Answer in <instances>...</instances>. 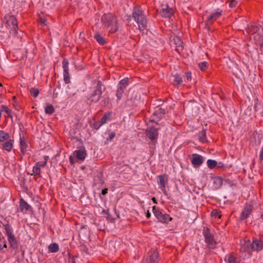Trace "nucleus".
Wrapping results in <instances>:
<instances>
[{"mask_svg": "<svg viewBox=\"0 0 263 263\" xmlns=\"http://www.w3.org/2000/svg\"><path fill=\"white\" fill-rule=\"evenodd\" d=\"M102 22L105 24L110 33H115L118 29L117 20L111 13L104 14L101 17Z\"/></svg>", "mask_w": 263, "mask_h": 263, "instance_id": "f257e3e1", "label": "nucleus"}, {"mask_svg": "<svg viewBox=\"0 0 263 263\" xmlns=\"http://www.w3.org/2000/svg\"><path fill=\"white\" fill-rule=\"evenodd\" d=\"M263 248V241L257 239H253L252 242L250 240L244 241L240 247V251L246 252L252 250V251H260Z\"/></svg>", "mask_w": 263, "mask_h": 263, "instance_id": "f03ea898", "label": "nucleus"}, {"mask_svg": "<svg viewBox=\"0 0 263 263\" xmlns=\"http://www.w3.org/2000/svg\"><path fill=\"white\" fill-rule=\"evenodd\" d=\"M105 90V87L100 81H98L95 87L93 92L88 98L87 103L91 104L92 102H98L101 99L103 92Z\"/></svg>", "mask_w": 263, "mask_h": 263, "instance_id": "7ed1b4c3", "label": "nucleus"}, {"mask_svg": "<svg viewBox=\"0 0 263 263\" xmlns=\"http://www.w3.org/2000/svg\"><path fill=\"white\" fill-rule=\"evenodd\" d=\"M133 17L139 25V28L141 31L146 29L147 21L142 11L137 8H134L133 11Z\"/></svg>", "mask_w": 263, "mask_h": 263, "instance_id": "20e7f679", "label": "nucleus"}, {"mask_svg": "<svg viewBox=\"0 0 263 263\" xmlns=\"http://www.w3.org/2000/svg\"><path fill=\"white\" fill-rule=\"evenodd\" d=\"M4 226L11 247L13 249H16L17 247V240L13 234V229L8 223L4 225Z\"/></svg>", "mask_w": 263, "mask_h": 263, "instance_id": "39448f33", "label": "nucleus"}, {"mask_svg": "<svg viewBox=\"0 0 263 263\" xmlns=\"http://www.w3.org/2000/svg\"><path fill=\"white\" fill-rule=\"evenodd\" d=\"M5 18L6 21V24L10 27V32L16 34L18 29L17 21L13 15H7Z\"/></svg>", "mask_w": 263, "mask_h": 263, "instance_id": "423d86ee", "label": "nucleus"}, {"mask_svg": "<svg viewBox=\"0 0 263 263\" xmlns=\"http://www.w3.org/2000/svg\"><path fill=\"white\" fill-rule=\"evenodd\" d=\"M153 212L158 221L161 222L167 223L172 220L169 215L163 214L156 206L153 207Z\"/></svg>", "mask_w": 263, "mask_h": 263, "instance_id": "0eeeda50", "label": "nucleus"}, {"mask_svg": "<svg viewBox=\"0 0 263 263\" xmlns=\"http://www.w3.org/2000/svg\"><path fill=\"white\" fill-rule=\"evenodd\" d=\"M205 241L210 248H214L216 245V241L214 240L213 234L210 233L209 229L207 228L203 232Z\"/></svg>", "mask_w": 263, "mask_h": 263, "instance_id": "6e6552de", "label": "nucleus"}, {"mask_svg": "<svg viewBox=\"0 0 263 263\" xmlns=\"http://www.w3.org/2000/svg\"><path fill=\"white\" fill-rule=\"evenodd\" d=\"M62 64L63 68L64 80L66 84H68L70 83V81L69 74V62L68 60L64 59L63 61Z\"/></svg>", "mask_w": 263, "mask_h": 263, "instance_id": "1a4fd4ad", "label": "nucleus"}, {"mask_svg": "<svg viewBox=\"0 0 263 263\" xmlns=\"http://www.w3.org/2000/svg\"><path fill=\"white\" fill-rule=\"evenodd\" d=\"M222 10L220 11L215 12L212 13L210 16H209L205 21V24L206 27L209 28V26L212 24L222 14Z\"/></svg>", "mask_w": 263, "mask_h": 263, "instance_id": "9d476101", "label": "nucleus"}, {"mask_svg": "<svg viewBox=\"0 0 263 263\" xmlns=\"http://www.w3.org/2000/svg\"><path fill=\"white\" fill-rule=\"evenodd\" d=\"M146 136L152 141L157 140L158 137L157 129L154 127H148L146 131Z\"/></svg>", "mask_w": 263, "mask_h": 263, "instance_id": "9b49d317", "label": "nucleus"}, {"mask_svg": "<svg viewBox=\"0 0 263 263\" xmlns=\"http://www.w3.org/2000/svg\"><path fill=\"white\" fill-rule=\"evenodd\" d=\"M165 114V111L164 108H162L161 107L157 106L155 108V111L153 114L152 117L154 119L151 120V122H156L154 121V118H157L158 121L162 118V117Z\"/></svg>", "mask_w": 263, "mask_h": 263, "instance_id": "f8f14e48", "label": "nucleus"}, {"mask_svg": "<svg viewBox=\"0 0 263 263\" xmlns=\"http://www.w3.org/2000/svg\"><path fill=\"white\" fill-rule=\"evenodd\" d=\"M204 161V158L197 154H193L191 162L194 166H199L203 163Z\"/></svg>", "mask_w": 263, "mask_h": 263, "instance_id": "ddd939ff", "label": "nucleus"}, {"mask_svg": "<svg viewBox=\"0 0 263 263\" xmlns=\"http://www.w3.org/2000/svg\"><path fill=\"white\" fill-rule=\"evenodd\" d=\"M174 12V9L170 7L167 4L162 8L160 13L162 16L165 17H170L173 14Z\"/></svg>", "mask_w": 263, "mask_h": 263, "instance_id": "4468645a", "label": "nucleus"}, {"mask_svg": "<svg viewBox=\"0 0 263 263\" xmlns=\"http://www.w3.org/2000/svg\"><path fill=\"white\" fill-rule=\"evenodd\" d=\"M73 155L78 159L83 161L86 157V153L85 149H79L75 151Z\"/></svg>", "mask_w": 263, "mask_h": 263, "instance_id": "2eb2a0df", "label": "nucleus"}, {"mask_svg": "<svg viewBox=\"0 0 263 263\" xmlns=\"http://www.w3.org/2000/svg\"><path fill=\"white\" fill-rule=\"evenodd\" d=\"M170 80L174 85H178L182 83V78L178 74H172Z\"/></svg>", "mask_w": 263, "mask_h": 263, "instance_id": "dca6fc26", "label": "nucleus"}, {"mask_svg": "<svg viewBox=\"0 0 263 263\" xmlns=\"http://www.w3.org/2000/svg\"><path fill=\"white\" fill-rule=\"evenodd\" d=\"M158 254L157 252L155 251L152 252L146 259V263H158Z\"/></svg>", "mask_w": 263, "mask_h": 263, "instance_id": "f3484780", "label": "nucleus"}, {"mask_svg": "<svg viewBox=\"0 0 263 263\" xmlns=\"http://www.w3.org/2000/svg\"><path fill=\"white\" fill-rule=\"evenodd\" d=\"M13 142L14 140L11 139H9L5 141L2 144L3 149L9 152L11 151L13 145Z\"/></svg>", "mask_w": 263, "mask_h": 263, "instance_id": "a211bd4d", "label": "nucleus"}, {"mask_svg": "<svg viewBox=\"0 0 263 263\" xmlns=\"http://www.w3.org/2000/svg\"><path fill=\"white\" fill-rule=\"evenodd\" d=\"M128 84L129 79L128 78H125L119 82L118 88L124 91L126 87L128 85Z\"/></svg>", "mask_w": 263, "mask_h": 263, "instance_id": "6ab92c4d", "label": "nucleus"}, {"mask_svg": "<svg viewBox=\"0 0 263 263\" xmlns=\"http://www.w3.org/2000/svg\"><path fill=\"white\" fill-rule=\"evenodd\" d=\"M30 208L31 206L23 199L20 200V208L21 212H26Z\"/></svg>", "mask_w": 263, "mask_h": 263, "instance_id": "aec40b11", "label": "nucleus"}, {"mask_svg": "<svg viewBox=\"0 0 263 263\" xmlns=\"http://www.w3.org/2000/svg\"><path fill=\"white\" fill-rule=\"evenodd\" d=\"M225 261L227 263H238L239 262L238 259L233 254H228L226 256Z\"/></svg>", "mask_w": 263, "mask_h": 263, "instance_id": "412c9836", "label": "nucleus"}, {"mask_svg": "<svg viewBox=\"0 0 263 263\" xmlns=\"http://www.w3.org/2000/svg\"><path fill=\"white\" fill-rule=\"evenodd\" d=\"M252 210L250 208L246 207L244 210L241 212L240 215V219L243 220L247 219L251 214Z\"/></svg>", "mask_w": 263, "mask_h": 263, "instance_id": "4be33fe9", "label": "nucleus"}, {"mask_svg": "<svg viewBox=\"0 0 263 263\" xmlns=\"http://www.w3.org/2000/svg\"><path fill=\"white\" fill-rule=\"evenodd\" d=\"M27 146L28 145L26 142L25 139L21 138H20L21 152L23 155H24L25 153L26 152Z\"/></svg>", "mask_w": 263, "mask_h": 263, "instance_id": "5701e85b", "label": "nucleus"}, {"mask_svg": "<svg viewBox=\"0 0 263 263\" xmlns=\"http://www.w3.org/2000/svg\"><path fill=\"white\" fill-rule=\"evenodd\" d=\"M10 139V135L8 133L0 130V142H3Z\"/></svg>", "mask_w": 263, "mask_h": 263, "instance_id": "b1692460", "label": "nucleus"}, {"mask_svg": "<svg viewBox=\"0 0 263 263\" xmlns=\"http://www.w3.org/2000/svg\"><path fill=\"white\" fill-rule=\"evenodd\" d=\"M94 38L96 40L100 45H104L106 43L105 39L101 36L99 33H96L94 35Z\"/></svg>", "mask_w": 263, "mask_h": 263, "instance_id": "393cba45", "label": "nucleus"}, {"mask_svg": "<svg viewBox=\"0 0 263 263\" xmlns=\"http://www.w3.org/2000/svg\"><path fill=\"white\" fill-rule=\"evenodd\" d=\"M59 246L56 243H52L48 246V250L50 252H57L59 251Z\"/></svg>", "mask_w": 263, "mask_h": 263, "instance_id": "a878e982", "label": "nucleus"}, {"mask_svg": "<svg viewBox=\"0 0 263 263\" xmlns=\"http://www.w3.org/2000/svg\"><path fill=\"white\" fill-rule=\"evenodd\" d=\"M198 137L200 141L204 142L206 141V132L202 129L198 133Z\"/></svg>", "mask_w": 263, "mask_h": 263, "instance_id": "bb28decb", "label": "nucleus"}, {"mask_svg": "<svg viewBox=\"0 0 263 263\" xmlns=\"http://www.w3.org/2000/svg\"><path fill=\"white\" fill-rule=\"evenodd\" d=\"M159 178L158 184L160 186L164 187L165 185L167 179L165 178V176L163 175H159L158 176Z\"/></svg>", "mask_w": 263, "mask_h": 263, "instance_id": "cd10ccee", "label": "nucleus"}, {"mask_svg": "<svg viewBox=\"0 0 263 263\" xmlns=\"http://www.w3.org/2000/svg\"><path fill=\"white\" fill-rule=\"evenodd\" d=\"M217 165V162L216 160L209 159L207 161V165L210 169H213L216 167Z\"/></svg>", "mask_w": 263, "mask_h": 263, "instance_id": "c85d7f7f", "label": "nucleus"}, {"mask_svg": "<svg viewBox=\"0 0 263 263\" xmlns=\"http://www.w3.org/2000/svg\"><path fill=\"white\" fill-rule=\"evenodd\" d=\"M45 111L46 114L51 115L55 111V109L52 105L49 104L45 107Z\"/></svg>", "mask_w": 263, "mask_h": 263, "instance_id": "c756f323", "label": "nucleus"}, {"mask_svg": "<svg viewBox=\"0 0 263 263\" xmlns=\"http://www.w3.org/2000/svg\"><path fill=\"white\" fill-rule=\"evenodd\" d=\"M95 181L98 183L102 184L103 183V174L102 173H98L95 177Z\"/></svg>", "mask_w": 263, "mask_h": 263, "instance_id": "7c9ffc66", "label": "nucleus"}, {"mask_svg": "<svg viewBox=\"0 0 263 263\" xmlns=\"http://www.w3.org/2000/svg\"><path fill=\"white\" fill-rule=\"evenodd\" d=\"M29 92L31 95L34 98H36L40 93L39 90L35 88H31L29 89Z\"/></svg>", "mask_w": 263, "mask_h": 263, "instance_id": "2f4dec72", "label": "nucleus"}, {"mask_svg": "<svg viewBox=\"0 0 263 263\" xmlns=\"http://www.w3.org/2000/svg\"><path fill=\"white\" fill-rule=\"evenodd\" d=\"M208 65L209 64L208 62L205 61L199 63L198 64V67L200 68V69L202 71L205 70V69L208 67Z\"/></svg>", "mask_w": 263, "mask_h": 263, "instance_id": "473e14b6", "label": "nucleus"}, {"mask_svg": "<svg viewBox=\"0 0 263 263\" xmlns=\"http://www.w3.org/2000/svg\"><path fill=\"white\" fill-rule=\"evenodd\" d=\"M261 105L258 103V99L257 98H256L254 99V109L255 110V113L257 112L258 110L259 107H261Z\"/></svg>", "mask_w": 263, "mask_h": 263, "instance_id": "72a5a7b5", "label": "nucleus"}, {"mask_svg": "<svg viewBox=\"0 0 263 263\" xmlns=\"http://www.w3.org/2000/svg\"><path fill=\"white\" fill-rule=\"evenodd\" d=\"M32 172L34 175H40L41 173V168L37 166V165L35 164V165L33 167Z\"/></svg>", "mask_w": 263, "mask_h": 263, "instance_id": "f704fd0d", "label": "nucleus"}, {"mask_svg": "<svg viewBox=\"0 0 263 263\" xmlns=\"http://www.w3.org/2000/svg\"><path fill=\"white\" fill-rule=\"evenodd\" d=\"M124 91L119 88L117 89L116 91V96L118 100H120L122 97L123 93Z\"/></svg>", "mask_w": 263, "mask_h": 263, "instance_id": "c9c22d12", "label": "nucleus"}, {"mask_svg": "<svg viewBox=\"0 0 263 263\" xmlns=\"http://www.w3.org/2000/svg\"><path fill=\"white\" fill-rule=\"evenodd\" d=\"M174 40L178 47H182L183 42L181 41L180 38L177 37L174 39Z\"/></svg>", "mask_w": 263, "mask_h": 263, "instance_id": "e433bc0d", "label": "nucleus"}, {"mask_svg": "<svg viewBox=\"0 0 263 263\" xmlns=\"http://www.w3.org/2000/svg\"><path fill=\"white\" fill-rule=\"evenodd\" d=\"M36 165H37V166H39L40 168L41 167H45L47 165L46 161H40L37 162L35 163Z\"/></svg>", "mask_w": 263, "mask_h": 263, "instance_id": "4c0bfd02", "label": "nucleus"}, {"mask_svg": "<svg viewBox=\"0 0 263 263\" xmlns=\"http://www.w3.org/2000/svg\"><path fill=\"white\" fill-rule=\"evenodd\" d=\"M237 4V1L236 0H231L229 3V7L231 8H233L236 7Z\"/></svg>", "mask_w": 263, "mask_h": 263, "instance_id": "58836bf2", "label": "nucleus"}, {"mask_svg": "<svg viewBox=\"0 0 263 263\" xmlns=\"http://www.w3.org/2000/svg\"><path fill=\"white\" fill-rule=\"evenodd\" d=\"M116 136L115 133L114 132H110L109 134V136L107 138V141H111Z\"/></svg>", "mask_w": 263, "mask_h": 263, "instance_id": "ea45409f", "label": "nucleus"}, {"mask_svg": "<svg viewBox=\"0 0 263 263\" xmlns=\"http://www.w3.org/2000/svg\"><path fill=\"white\" fill-rule=\"evenodd\" d=\"M251 113H252V109L251 108L248 107L245 111V114L247 116H248L249 117L251 116Z\"/></svg>", "mask_w": 263, "mask_h": 263, "instance_id": "a19ab883", "label": "nucleus"}, {"mask_svg": "<svg viewBox=\"0 0 263 263\" xmlns=\"http://www.w3.org/2000/svg\"><path fill=\"white\" fill-rule=\"evenodd\" d=\"M185 77L187 81H191L192 79L191 73L190 72H187L185 73Z\"/></svg>", "mask_w": 263, "mask_h": 263, "instance_id": "79ce46f5", "label": "nucleus"}, {"mask_svg": "<svg viewBox=\"0 0 263 263\" xmlns=\"http://www.w3.org/2000/svg\"><path fill=\"white\" fill-rule=\"evenodd\" d=\"M102 213L104 214V215H107L106 216V218H108V219H109V211L108 210H103L102 212Z\"/></svg>", "mask_w": 263, "mask_h": 263, "instance_id": "37998d69", "label": "nucleus"}, {"mask_svg": "<svg viewBox=\"0 0 263 263\" xmlns=\"http://www.w3.org/2000/svg\"><path fill=\"white\" fill-rule=\"evenodd\" d=\"M5 112L7 114V116L10 118H12L11 110L9 109H6Z\"/></svg>", "mask_w": 263, "mask_h": 263, "instance_id": "c03bdc74", "label": "nucleus"}, {"mask_svg": "<svg viewBox=\"0 0 263 263\" xmlns=\"http://www.w3.org/2000/svg\"><path fill=\"white\" fill-rule=\"evenodd\" d=\"M259 159L260 161H263V148H262L260 151L259 156Z\"/></svg>", "mask_w": 263, "mask_h": 263, "instance_id": "a18cd8bd", "label": "nucleus"}, {"mask_svg": "<svg viewBox=\"0 0 263 263\" xmlns=\"http://www.w3.org/2000/svg\"><path fill=\"white\" fill-rule=\"evenodd\" d=\"M224 181L230 186H232L233 184V181L229 179H226Z\"/></svg>", "mask_w": 263, "mask_h": 263, "instance_id": "49530a36", "label": "nucleus"}, {"mask_svg": "<svg viewBox=\"0 0 263 263\" xmlns=\"http://www.w3.org/2000/svg\"><path fill=\"white\" fill-rule=\"evenodd\" d=\"M224 164L222 162H217V167L218 168H222L224 166Z\"/></svg>", "mask_w": 263, "mask_h": 263, "instance_id": "de8ad7c7", "label": "nucleus"}, {"mask_svg": "<svg viewBox=\"0 0 263 263\" xmlns=\"http://www.w3.org/2000/svg\"><path fill=\"white\" fill-rule=\"evenodd\" d=\"M4 248H7V245L5 241H4L3 244L0 243V250H2Z\"/></svg>", "mask_w": 263, "mask_h": 263, "instance_id": "09e8293b", "label": "nucleus"}, {"mask_svg": "<svg viewBox=\"0 0 263 263\" xmlns=\"http://www.w3.org/2000/svg\"><path fill=\"white\" fill-rule=\"evenodd\" d=\"M107 193H108V189L105 188V189H104L103 190H102L101 194L103 195H105L107 194Z\"/></svg>", "mask_w": 263, "mask_h": 263, "instance_id": "8fccbe9b", "label": "nucleus"}, {"mask_svg": "<svg viewBox=\"0 0 263 263\" xmlns=\"http://www.w3.org/2000/svg\"><path fill=\"white\" fill-rule=\"evenodd\" d=\"M252 28H253V31H252V33H254L256 32V31H257L258 29H259V28L257 26H252Z\"/></svg>", "mask_w": 263, "mask_h": 263, "instance_id": "3c124183", "label": "nucleus"}, {"mask_svg": "<svg viewBox=\"0 0 263 263\" xmlns=\"http://www.w3.org/2000/svg\"><path fill=\"white\" fill-rule=\"evenodd\" d=\"M161 191L163 192L164 195H166V191L165 190V185L164 187L160 186Z\"/></svg>", "mask_w": 263, "mask_h": 263, "instance_id": "603ef678", "label": "nucleus"}, {"mask_svg": "<svg viewBox=\"0 0 263 263\" xmlns=\"http://www.w3.org/2000/svg\"><path fill=\"white\" fill-rule=\"evenodd\" d=\"M1 107H2V110L1 111H5V112L6 109H9L8 108L7 106L6 105H2Z\"/></svg>", "mask_w": 263, "mask_h": 263, "instance_id": "864d4df0", "label": "nucleus"}, {"mask_svg": "<svg viewBox=\"0 0 263 263\" xmlns=\"http://www.w3.org/2000/svg\"><path fill=\"white\" fill-rule=\"evenodd\" d=\"M69 160L71 164H73V163H74V158H73V156H70L69 157Z\"/></svg>", "mask_w": 263, "mask_h": 263, "instance_id": "5fc2aeb1", "label": "nucleus"}, {"mask_svg": "<svg viewBox=\"0 0 263 263\" xmlns=\"http://www.w3.org/2000/svg\"><path fill=\"white\" fill-rule=\"evenodd\" d=\"M106 117L105 116L101 119V124H104L106 122Z\"/></svg>", "mask_w": 263, "mask_h": 263, "instance_id": "6e6d98bb", "label": "nucleus"}, {"mask_svg": "<svg viewBox=\"0 0 263 263\" xmlns=\"http://www.w3.org/2000/svg\"><path fill=\"white\" fill-rule=\"evenodd\" d=\"M146 216L147 218H149L151 217V213L149 212V211H147L146 214Z\"/></svg>", "mask_w": 263, "mask_h": 263, "instance_id": "4d7b16f0", "label": "nucleus"}, {"mask_svg": "<svg viewBox=\"0 0 263 263\" xmlns=\"http://www.w3.org/2000/svg\"><path fill=\"white\" fill-rule=\"evenodd\" d=\"M152 200L155 203H157V200L155 197H153Z\"/></svg>", "mask_w": 263, "mask_h": 263, "instance_id": "13d9d810", "label": "nucleus"}, {"mask_svg": "<svg viewBox=\"0 0 263 263\" xmlns=\"http://www.w3.org/2000/svg\"><path fill=\"white\" fill-rule=\"evenodd\" d=\"M98 124H97L96 125H95V128H96V129H98L101 125L100 123L99 124V125H98Z\"/></svg>", "mask_w": 263, "mask_h": 263, "instance_id": "bf43d9fd", "label": "nucleus"}, {"mask_svg": "<svg viewBox=\"0 0 263 263\" xmlns=\"http://www.w3.org/2000/svg\"><path fill=\"white\" fill-rule=\"evenodd\" d=\"M48 158H49L48 156H45L44 157V159H45V161H46V162H47V161H48Z\"/></svg>", "mask_w": 263, "mask_h": 263, "instance_id": "052dcab7", "label": "nucleus"}, {"mask_svg": "<svg viewBox=\"0 0 263 263\" xmlns=\"http://www.w3.org/2000/svg\"><path fill=\"white\" fill-rule=\"evenodd\" d=\"M42 23L44 25V26H46L47 25V24L45 23V21H44V22H42Z\"/></svg>", "mask_w": 263, "mask_h": 263, "instance_id": "680f3d73", "label": "nucleus"}, {"mask_svg": "<svg viewBox=\"0 0 263 263\" xmlns=\"http://www.w3.org/2000/svg\"><path fill=\"white\" fill-rule=\"evenodd\" d=\"M261 217L263 219V214L261 215Z\"/></svg>", "mask_w": 263, "mask_h": 263, "instance_id": "e2e57ef3", "label": "nucleus"}, {"mask_svg": "<svg viewBox=\"0 0 263 263\" xmlns=\"http://www.w3.org/2000/svg\"><path fill=\"white\" fill-rule=\"evenodd\" d=\"M261 47L263 48V43L261 44Z\"/></svg>", "mask_w": 263, "mask_h": 263, "instance_id": "0e129e2a", "label": "nucleus"}, {"mask_svg": "<svg viewBox=\"0 0 263 263\" xmlns=\"http://www.w3.org/2000/svg\"><path fill=\"white\" fill-rule=\"evenodd\" d=\"M261 114V116H263V112L260 113Z\"/></svg>", "mask_w": 263, "mask_h": 263, "instance_id": "69168bd1", "label": "nucleus"}, {"mask_svg": "<svg viewBox=\"0 0 263 263\" xmlns=\"http://www.w3.org/2000/svg\"><path fill=\"white\" fill-rule=\"evenodd\" d=\"M86 250H88V249L86 248V249H85V251H86Z\"/></svg>", "mask_w": 263, "mask_h": 263, "instance_id": "338daca9", "label": "nucleus"}, {"mask_svg": "<svg viewBox=\"0 0 263 263\" xmlns=\"http://www.w3.org/2000/svg\"><path fill=\"white\" fill-rule=\"evenodd\" d=\"M86 250H88V249L86 248V249H85V251H86Z\"/></svg>", "mask_w": 263, "mask_h": 263, "instance_id": "774afa93", "label": "nucleus"}]
</instances>
